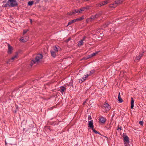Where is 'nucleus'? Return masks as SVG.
Wrapping results in <instances>:
<instances>
[{"mask_svg":"<svg viewBox=\"0 0 146 146\" xmlns=\"http://www.w3.org/2000/svg\"><path fill=\"white\" fill-rule=\"evenodd\" d=\"M43 55L41 54H38L36 56L35 59L32 60L30 63V65L32 66L35 64H38L40 62V60L42 58Z\"/></svg>","mask_w":146,"mask_h":146,"instance_id":"obj_1","label":"nucleus"},{"mask_svg":"<svg viewBox=\"0 0 146 146\" xmlns=\"http://www.w3.org/2000/svg\"><path fill=\"white\" fill-rule=\"evenodd\" d=\"M122 138L125 146H130L129 144V139L126 134L123 133L122 135Z\"/></svg>","mask_w":146,"mask_h":146,"instance_id":"obj_2","label":"nucleus"},{"mask_svg":"<svg viewBox=\"0 0 146 146\" xmlns=\"http://www.w3.org/2000/svg\"><path fill=\"white\" fill-rule=\"evenodd\" d=\"M8 3H9V7H17L18 5V4L16 0H8Z\"/></svg>","mask_w":146,"mask_h":146,"instance_id":"obj_3","label":"nucleus"},{"mask_svg":"<svg viewBox=\"0 0 146 146\" xmlns=\"http://www.w3.org/2000/svg\"><path fill=\"white\" fill-rule=\"evenodd\" d=\"M84 19V16L83 15L81 17L72 20L68 23V25H70L73 23L76 22L83 20Z\"/></svg>","mask_w":146,"mask_h":146,"instance_id":"obj_4","label":"nucleus"},{"mask_svg":"<svg viewBox=\"0 0 146 146\" xmlns=\"http://www.w3.org/2000/svg\"><path fill=\"white\" fill-rule=\"evenodd\" d=\"M106 121V119L105 117L103 116H101L99 119V122L100 123L104 124Z\"/></svg>","mask_w":146,"mask_h":146,"instance_id":"obj_5","label":"nucleus"},{"mask_svg":"<svg viewBox=\"0 0 146 146\" xmlns=\"http://www.w3.org/2000/svg\"><path fill=\"white\" fill-rule=\"evenodd\" d=\"M8 50L7 53L9 54H11L12 52V51L13 49V48L9 44H8Z\"/></svg>","mask_w":146,"mask_h":146,"instance_id":"obj_6","label":"nucleus"},{"mask_svg":"<svg viewBox=\"0 0 146 146\" xmlns=\"http://www.w3.org/2000/svg\"><path fill=\"white\" fill-rule=\"evenodd\" d=\"M66 88L64 86H62L60 87V88L58 90V91L60 92L61 93L63 94V92L66 90Z\"/></svg>","mask_w":146,"mask_h":146,"instance_id":"obj_7","label":"nucleus"},{"mask_svg":"<svg viewBox=\"0 0 146 146\" xmlns=\"http://www.w3.org/2000/svg\"><path fill=\"white\" fill-rule=\"evenodd\" d=\"M29 39V37L26 36L25 37H21L20 38V40H22L23 42L27 41Z\"/></svg>","mask_w":146,"mask_h":146,"instance_id":"obj_8","label":"nucleus"},{"mask_svg":"<svg viewBox=\"0 0 146 146\" xmlns=\"http://www.w3.org/2000/svg\"><path fill=\"white\" fill-rule=\"evenodd\" d=\"M103 106L106 108V109L107 111L109 110H110V105L107 103H105L104 104Z\"/></svg>","mask_w":146,"mask_h":146,"instance_id":"obj_9","label":"nucleus"},{"mask_svg":"<svg viewBox=\"0 0 146 146\" xmlns=\"http://www.w3.org/2000/svg\"><path fill=\"white\" fill-rule=\"evenodd\" d=\"M101 15L100 13L97 14L96 15H92L91 16V17L93 20H94L95 18H97L99 17Z\"/></svg>","mask_w":146,"mask_h":146,"instance_id":"obj_10","label":"nucleus"},{"mask_svg":"<svg viewBox=\"0 0 146 146\" xmlns=\"http://www.w3.org/2000/svg\"><path fill=\"white\" fill-rule=\"evenodd\" d=\"M88 122L89 127L92 129L93 128L94 126L93 125V121L92 120L90 121H88Z\"/></svg>","mask_w":146,"mask_h":146,"instance_id":"obj_11","label":"nucleus"},{"mask_svg":"<svg viewBox=\"0 0 146 146\" xmlns=\"http://www.w3.org/2000/svg\"><path fill=\"white\" fill-rule=\"evenodd\" d=\"M142 53H139V56H136V58L137 60H139L141 59V58L143 56V53L145 52V51L143 50H142Z\"/></svg>","mask_w":146,"mask_h":146,"instance_id":"obj_12","label":"nucleus"},{"mask_svg":"<svg viewBox=\"0 0 146 146\" xmlns=\"http://www.w3.org/2000/svg\"><path fill=\"white\" fill-rule=\"evenodd\" d=\"M50 53L51 56L54 58H55L56 56V52L53 50H50Z\"/></svg>","mask_w":146,"mask_h":146,"instance_id":"obj_13","label":"nucleus"},{"mask_svg":"<svg viewBox=\"0 0 146 146\" xmlns=\"http://www.w3.org/2000/svg\"><path fill=\"white\" fill-rule=\"evenodd\" d=\"M118 101L120 103H122L123 102V100L121 98V96H120V92L119 93L118 96Z\"/></svg>","mask_w":146,"mask_h":146,"instance_id":"obj_14","label":"nucleus"},{"mask_svg":"<svg viewBox=\"0 0 146 146\" xmlns=\"http://www.w3.org/2000/svg\"><path fill=\"white\" fill-rule=\"evenodd\" d=\"M134 101L133 99V98L131 97V109L133 108L134 107Z\"/></svg>","mask_w":146,"mask_h":146,"instance_id":"obj_15","label":"nucleus"},{"mask_svg":"<svg viewBox=\"0 0 146 146\" xmlns=\"http://www.w3.org/2000/svg\"><path fill=\"white\" fill-rule=\"evenodd\" d=\"M117 6L116 5V4H115V3H112V4H110L109 5V7L110 8H115Z\"/></svg>","mask_w":146,"mask_h":146,"instance_id":"obj_16","label":"nucleus"},{"mask_svg":"<svg viewBox=\"0 0 146 146\" xmlns=\"http://www.w3.org/2000/svg\"><path fill=\"white\" fill-rule=\"evenodd\" d=\"M122 1L121 0H115V3L116 4V5L117 6L118 5L121 4Z\"/></svg>","mask_w":146,"mask_h":146,"instance_id":"obj_17","label":"nucleus"},{"mask_svg":"<svg viewBox=\"0 0 146 146\" xmlns=\"http://www.w3.org/2000/svg\"><path fill=\"white\" fill-rule=\"evenodd\" d=\"M16 57H17V55H15L14 56L12 57L11 59H9V60L7 62V63H9L11 60H14Z\"/></svg>","mask_w":146,"mask_h":146,"instance_id":"obj_18","label":"nucleus"},{"mask_svg":"<svg viewBox=\"0 0 146 146\" xmlns=\"http://www.w3.org/2000/svg\"><path fill=\"white\" fill-rule=\"evenodd\" d=\"M75 13L74 11V10L72 11H70L67 14L68 15H72L75 14Z\"/></svg>","mask_w":146,"mask_h":146,"instance_id":"obj_19","label":"nucleus"},{"mask_svg":"<svg viewBox=\"0 0 146 146\" xmlns=\"http://www.w3.org/2000/svg\"><path fill=\"white\" fill-rule=\"evenodd\" d=\"M83 42H82V40H80V41H79L78 43V46H81L83 45Z\"/></svg>","mask_w":146,"mask_h":146,"instance_id":"obj_20","label":"nucleus"},{"mask_svg":"<svg viewBox=\"0 0 146 146\" xmlns=\"http://www.w3.org/2000/svg\"><path fill=\"white\" fill-rule=\"evenodd\" d=\"M93 20L92 19V17H90L87 19L86 20V22L87 23H88L89 22H91L92 20Z\"/></svg>","mask_w":146,"mask_h":146,"instance_id":"obj_21","label":"nucleus"},{"mask_svg":"<svg viewBox=\"0 0 146 146\" xmlns=\"http://www.w3.org/2000/svg\"><path fill=\"white\" fill-rule=\"evenodd\" d=\"M58 47L59 48V47L58 46H55L54 47V50H53L56 52H57L58 51Z\"/></svg>","mask_w":146,"mask_h":146,"instance_id":"obj_22","label":"nucleus"},{"mask_svg":"<svg viewBox=\"0 0 146 146\" xmlns=\"http://www.w3.org/2000/svg\"><path fill=\"white\" fill-rule=\"evenodd\" d=\"M95 72V70H93L91 71H90L89 72V75L90 76L92 74H94Z\"/></svg>","mask_w":146,"mask_h":146,"instance_id":"obj_23","label":"nucleus"},{"mask_svg":"<svg viewBox=\"0 0 146 146\" xmlns=\"http://www.w3.org/2000/svg\"><path fill=\"white\" fill-rule=\"evenodd\" d=\"M79 81L80 83H82L83 82H84L85 80V78L84 77H83L82 79H79Z\"/></svg>","mask_w":146,"mask_h":146,"instance_id":"obj_24","label":"nucleus"},{"mask_svg":"<svg viewBox=\"0 0 146 146\" xmlns=\"http://www.w3.org/2000/svg\"><path fill=\"white\" fill-rule=\"evenodd\" d=\"M99 51H98L96 52H95L91 54V56L92 57H93L94 56H95L96 54H98V53L99 52Z\"/></svg>","mask_w":146,"mask_h":146,"instance_id":"obj_25","label":"nucleus"},{"mask_svg":"<svg viewBox=\"0 0 146 146\" xmlns=\"http://www.w3.org/2000/svg\"><path fill=\"white\" fill-rule=\"evenodd\" d=\"M108 3V1H104L102 3V5H104L107 4Z\"/></svg>","mask_w":146,"mask_h":146,"instance_id":"obj_26","label":"nucleus"},{"mask_svg":"<svg viewBox=\"0 0 146 146\" xmlns=\"http://www.w3.org/2000/svg\"><path fill=\"white\" fill-rule=\"evenodd\" d=\"M33 4V1H29L28 2V5L29 6H31Z\"/></svg>","mask_w":146,"mask_h":146,"instance_id":"obj_27","label":"nucleus"},{"mask_svg":"<svg viewBox=\"0 0 146 146\" xmlns=\"http://www.w3.org/2000/svg\"><path fill=\"white\" fill-rule=\"evenodd\" d=\"M92 129V130L93 132L95 133L100 134V133L99 132H98L97 131H96V130H95V129H94V128H93Z\"/></svg>","mask_w":146,"mask_h":146,"instance_id":"obj_28","label":"nucleus"},{"mask_svg":"<svg viewBox=\"0 0 146 146\" xmlns=\"http://www.w3.org/2000/svg\"><path fill=\"white\" fill-rule=\"evenodd\" d=\"M9 3H8V1L7 3L4 5H3V6L4 7H7L8 5L9 6Z\"/></svg>","mask_w":146,"mask_h":146,"instance_id":"obj_29","label":"nucleus"},{"mask_svg":"<svg viewBox=\"0 0 146 146\" xmlns=\"http://www.w3.org/2000/svg\"><path fill=\"white\" fill-rule=\"evenodd\" d=\"M74 11L75 12V14L76 13H81V11L79 10H74Z\"/></svg>","mask_w":146,"mask_h":146,"instance_id":"obj_30","label":"nucleus"},{"mask_svg":"<svg viewBox=\"0 0 146 146\" xmlns=\"http://www.w3.org/2000/svg\"><path fill=\"white\" fill-rule=\"evenodd\" d=\"M28 31H29V30L27 29L23 30V35L26 34Z\"/></svg>","mask_w":146,"mask_h":146,"instance_id":"obj_31","label":"nucleus"},{"mask_svg":"<svg viewBox=\"0 0 146 146\" xmlns=\"http://www.w3.org/2000/svg\"><path fill=\"white\" fill-rule=\"evenodd\" d=\"M85 10H86V9L85 7H82L80 9V10L81 12L84 11Z\"/></svg>","mask_w":146,"mask_h":146,"instance_id":"obj_32","label":"nucleus"},{"mask_svg":"<svg viewBox=\"0 0 146 146\" xmlns=\"http://www.w3.org/2000/svg\"><path fill=\"white\" fill-rule=\"evenodd\" d=\"M102 6V3H98V4H96V6L97 7H101V6Z\"/></svg>","mask_w":146,"mask_h":146,"instance_id":"obj_33","label":"nucleus"},{"mask_svg":"<svg viewBox=\"0 0 146 146\" xmlns=\"http://www.w3.org/2000/svg\"><path fill=\"white\" fill-rule=\"evenodd\" d=\"M71 40V38L70 37H69L66 39L65 42H68L69 41H70Z\"/></svg>","mask_w":146,"mask_h":146,"instance_id":"obj_34","label":"nucleus"},{"mask_svg":"<svg viewBox=\"0 0 146 146\" xmlns=\"http://www.w3.org/2000/svg\"><path fill=\"white\" fill-rule=\"evenodd\" d=\"M143 121H139V124L140 125H143Z\"/></svg>","mask_w":146,"mask_h":146,"instance_id":"obj_35","label":"nucleus"},{"mask_svg":"<svg viewBox=\"0 0 146 146\" xmlns=\"http://www.w3.org/2000/svg\"><path fill=\"white\" fill-rule=\"evenodd\" d=\"M101 30V29H98L96 31V33H99L100 32Z\"/></svg>","mask_w":146,"mask_h":146,"instance_id":"obj_36","label":"nucleus"},{"mask_svg":"<svg viewBox=\"0 0 146 146\" xmlns=\"http://www.w3.org/2000/svg\"><path fill=\"white\" fill-rule=\"evenodd\" d=\"M89 75L88 74H86V75H85L84 76V78H85V79L86 80V78L88 77Z\"/></svg>","mask_w":146,"mask_h":146,"instance_id":"obj_37","label":"nucleus"},{"mask_svg":"<svg viewBox=\"0 0 146 146\" xmlns=\"http://www.w3.org/2000/svg\"><path fill=\"white\" fill-rule=\"evenodd\" d=\"M83 59L85 60H86L87 59H88V57H87V56L85 57H84Z\"/></svg>","mask_w":146,"mask_h":146,"instance_id":"obj_38","label":"nucleus"},{"mask_svg":"<svg viewBox=\"0 0 146 146\" xmlns=\"http://www.w3.org/2000/svg\"><path fill=\"white\" fill-rule=\"evenodd\" d=\"M87 56V57H88V59L92 57V56H91V54L90 55H88Z\"/></svg>","mask_w":146,"mask_h":146,"instance_id":"obj_39","label":"nucleus"},{"mask_svg":"<svg viewBox=\"0 0 146 146\" xmlns=\"http://www.w3.org/2000/svg\"><path fill=\"white\" fill-rule=\"evenodd\" d=\"M86 38V37L85 36H84L82 40H82V42H83V41L85 40Z\"/></svg>","mask_w":146,"mask_h":146,"instance_id":"obj_40","label":"nucleus"},{"mask_svg":"<svg viewBox=\"0 0 146 146\" xmlns=\"http://www.w3.org/2000/svg\"><path fill=\"white\" fill-rule=\"evenodd\" d=\"M92 119V117L90 115H89L88 117V120H90Z\"/></svg>","mask_w":146,"mask_h":146,"instance_id":"obj_41","label":"nucleus"},{"mask_svg":"<svg viewBox=\"0 0 146 146\" xmlns=\"http://www.w3.org/2000/svg\"><path fill=\"white\" fill-rule=\"evenodd\" d=\"M109 25V24H105V25H104V27H107Z\"/></svg>","mask_w":146,"mask_h":146,"instance_id":"obj_42","label":"nucleus"},{"mask_svg":"<svg viewBox=\"0 0 146 146\" xmlns=\"http://www.w3.org/2000/svg\"><path fill=\"white\" fill-rule=\"evenodd\" d=\"M85 7L86 10H88L89 9V7L88 6H87Z\"/></svg>","mask_w":146,"mask_h":146,"instance_id":"obj_43","label":"nucleus"},{"mask_svg":"<svg viewBox=\"0 0 146 146\" xmlns=\"http://www.w3.org/2000/svg\"><path fill=\"white\" fill-rule=\"evenodd\" d=\"M40 0H36V3H38L40 1Z\"/></svg>","mask_w":146,"mask_h":146,"instance_id":"obj_44","label":"nucleus"},{"mask_svg":"<svg viewBox=\"0 0 146 146\" xmlns=\"http://www.w3.org/2000/svg\"><path fill=\"white\" fill-rule=\"evenodd\" d=\"M122 127H118L117 129V130L120 129V130H121V129Z\"/></svg>","mask_w":146,"mask_h":146,"instance_id":"obj_45","label":"nucleus"},{"mask_svg":"<svg viewBox=\"0 0 146 146\" xmlns=\"http://www.w3.org/2000/svg\"><path fill=\"white\" fill-rule=\"evenodd\" d=\"M30 22L32 23V19H30Z\"/></svg>","mask_w":146,"mask_h":146,"instance_id":"obj_46","label":"nucleus"},{"mask_svg":"<svg viewBox=\"0 0 146 146\" xmlns=\"http://www.w3.org/2000/svg\"><path fill=\"white\" fill-rule=\"evenodd\" d=\"M84 0V1H89V0Z\"/></svg>","mask_w":146,"mask_h":146,"instance_id":"obj_47","label":"nucleus"},{"mask_svg":"<svg viewBox=\"0 0 146 146\" xmlns=\"http://www.w3.org/2000/svg\"><path fill=\"white\" fill-rule=\"evenodd\" d=\"M5 2H6V1H3V3H5Z\"/></svg>","mask_w":146,"mask_h":146,"instance_id":"obj_48","label":"nucleus"},{"mask_svg":"<svg viewBox=\"0 0 146 146\" xmlns=\"http://www.w3.org/2000/svg\"><path fill=\"white\" fill-rule=\"evenodd\" d=\"M114 114H113L112 116V117H113L114 116Z\"/></svg>","mask_w":146,"mask_h":146,"instance_id":"obj_49","label":"nucleus"},{"mask_svg":"<svg viewBox=\"0 0 146 146\" xmlns=\"http://www.w3.org/2000/svg\"><path fill=\"white\" fill-rule=\"evenodd\" d=\"M146 49V47H144Z\"/></svg>","mask_w":146,"mask_h":146,"instance_id":"obj_50","label":"nucleus"},{"mask_svg":"<svg viewBox=\"0 0 146 146\" xmlns=\"http://www.w3.org/2000/svg\"><path fill=\"white\" fill-rule=\"evenodd\" d=\"M145 52H146V50H145Z\"/></svg>","mask_w":146,"mask_h":146,"instance_id":"obj_51","label":"nucleus"}]
</instances>
